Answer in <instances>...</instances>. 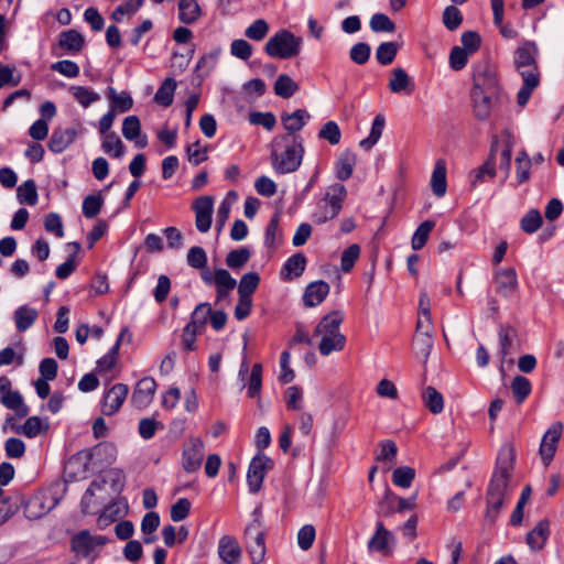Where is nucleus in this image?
I'll return each instance as SVG.
<instances>
[{
	"label": "nucleus",
	"instance_id": "obj_1",
	"mask_svg": "<svg viewBox=\"0 0 564 564\" xmlns=\"http://www.w3.org/2000/svg\"><path fill=\"white\" fill-rule=\"evenodd\" d=\"M303 154V139L300 135L285 133L272 140L271 163L279 174L295 172L301 166Z\"/></svg>",
	"mask_w": 564,
	"mask_h": 564
},
{
	"label": "nucleus",
	"instance_id": "obj_2",
	"mask_svg": "<svg viewBox=\"0 0 564 564\" xmlns=\"http://www.w3.org/2000/svg\"><path fill=\"white\" fill-rule=\"evenodd\" d=\"M513 449L509 446L501 448L497 457L496 469L490 479L487 495L509 498L511 492V473L513 470Z\"/></svg>",
	"mask_w": 564,
	"mask_h": 564
},
{
	"label": "nucleus",
	"instance_id": "obj_3",
	"mask_svg": "<svg viewBox=\"0 0 564 564\" xmlns=\"http://www.w3.org/2000/svg\"><path fill=\"white\" fill-rule=\"evenodd\" d=\"M347 197V189L341 183H334L326 188L323 198L312 214V220L318 225L336 218Z\"/></svg>",
	"mask_w": 564,
	"mask_h": 564
},
{
	"label": "nucleus",
	"instance_id": "obj_4",
	"mask_svg": "<svg viewBox=\"0 0 564 564\" xmlns=\"http://www.w3.org/2000/svg\"><path fill=\"white\" fill-rule=\"evenodd\" d=\"M302 37L295 36L289 30H280L265 43L264 52L274 58L288 59L300 54Z\"/></svg>",
	"mask_w": 564,
	"mask_h": 564
},
{
	"label": "nucleus",
	"instance_id": "obj_5",
	"mask_svg": "<svg viewBox=\"0 0 564 564\" xmlns=\"http://www.w3.org/2000/svg\"><path fill=\"white\" fill-rule=\"evenodd\" d=\"M243 543L249 553L252 564H260L264 561L265 533L259 517H256L245 529Z\"/></svg>",
	"mask_w": 564,
	"mask_h": 564
},
{
	"label": "nucleus",
	"instance_id": "obj_6",
	"mask_svg": "<svg viewBox=\"0 0 564 564\" xmlns=\"http://www.w3.org/2000/svg\"><path fill=\"white\" fill-rule=\"evenodd\" d=\"M538 55L539 50L535 43L524 42L520 45L513 57L514 67L522 78H529L528 74L535 78H540V72L538 67Z\"/></svg>",
	"mask_w": 564,
	"mask_h": 564
},
{
	"label": "nucleus",
	"instance_id": "obj_7",
	"mask_svg": "<svg viewBox=\"0 0 564 564\" xmlns=\"http://www.w3.org/2000/svg\"><path fill=\"white\" fill-rule=\"evenodd\" d=\"M474 93H486L489 95H499L500 87L494 68L488 64H480L475 67L473 75Z\"/></svg>",
	"mask_w": 564,
	"mask_h": 564
},
{
	"label": "nucleus",
	"instance_id": "obj_8",
	"mask_svg": "<svg viewBox=\"0 0 564 564\" xmlns=\"http://www.w3.org/2000/svg\"><path fill=\"white\" fill-rule=\"evenodd\" d=\"M370 553H379L383 556H389L393 553L395 547V536L388 530L383 522H376V530L367 544Z\"/></svg>",
	"mask_w": 564,
	"mask_h": 564
},
{
	"label": "nucleus",
	"instance_id": "obj_9",
	"mask_svg": "<svg viewBox=\"0 0 564 564\" xmlns=\"http://www.w3.org/2000/svg\"><path fill=\"white\" fill-rule=\"evenodd\" d=\"M272 465L271 458L264 454H258L251 459L247 471V484L251 494L261 489L265 474Z\"/></svg>",
	"mask_w": 564,
	"mask_h": 564
},
{
	"label": "nucleus",
	"instance_id": "obj_10",
	"mask_svg": "<svg viewBox=\"0 0 564 564\" xmlns=\"http://www.w3.org/2000/svg\"><path fill=\"white\" fill-rule=\"evenodd\" d=\"M107 538L104 535H91L87 530L75 534L70 541L72 551L80 557H93L97 546L106 544Z\"/></svg>",
	"mask_w": 564,
	"mask_h": 564
},
{
	"label": "nucleus",
	"instance_id": "obj_11",
	"mask_svg": "<svg viewBox=\"0 0 564 564\" xmlns=\"http://www.w3.org/2000/svg\"><path fill=\"white\" fill-rule=\"evenodd\" d=\"M205 454V446L200 438L191 437L185 444L182 455L183 468L187 473H194L200 468Z\"/></svg>",
	"mask_w": 564,
	"mask_h": 564
},
{
	"label": "nucleus",
	"instance_id": "obj_12",
	"mask_svg": "<svg viewBox=\"0 0 564 564\" xmlns=\"http://www.w3.org/2000/svg\"><path fill=\"white\" fill-rule=\"evenodd\" d=\"M562 432V423L555 422L546 430L542 437L539 453L545 466L552 462L556 453Z\"/></svg>",
	"mask_w": 564,
	"mask_h": 564
},
{
	"label": "nucleus",
	"instance_id": "obj_13",
	"mask_svg": "<svg viewBox=\"0 0 564 564\" xmlns=\"http://www.w3.org/2000/svg\"><path fill=\"white\" fill-rule=\"evenodd\" d=\"M195 212V225L198 231L207 232L212 226L214 199L212 196L198 197L192 206Z\"/></svg>",
	"mask_w": 564,
	"mask_h": 564
},
{
	"label": "nucleus",
	"instance_id": "obj_14",
	"mask_svg": "<svg viewBox=\"0 0 564 564\" xmlns=\"http://www.w3.org/2000/svg\"><path fill=\"white\" fill-rule=\"evenodd\" d=\"M217 554L224 564H238L242 557V549L235 536L225 534L218 541Z\"/></svg>",
	"mask_w": 564,
	"mask_h": 564
},
{
	"label": "nucleus",
	"instance_id": "obj_15",
	"mask_svg": "<svg viewBox=\"0 0 564 564\" xmlns=\"http://www.w3.org/2000/svg\"><path fill=\"white\" fill-rule=\"evenodd\" d=\"M128 387L123 383H116L104 397L102 413L112 415L119 411L128 395Z\"/></svg>",
	"mask_w": 564,
	"mask_h": 564
},
{
	"label": "nucleus",
	"instance_id": "obj_16",
	"mask_svg": "<svg viewBox=\"0 0 564 564\" xmlns=\"http://www.w3.org/2000/svg\"><path fill=\"white\" fill-rule=\"evenodd\" d=\"M499 140L497 137L492 139L490 154L487 161L474 171L470 181L471 187H476L484 182L486 177L492 178L496 175V152L498 151Z\"/></svg>",
	"mask_w": 564,
	"mask_h": 564
},
{
	"label": "nucleus",
	"instance_id": "obj_17",
	"mask_svg": "<svg viewBox=\"0 0 564 564\" xmlns=\"http://www.w3.org/2000/svg\"><path fill=\"white\" fill-rule=\"evenodd\" d=\"M156 382L153 378L145 377L138 381L131 397L132 403L138 408L147 406L153 399Z\"/></svg>",
	"mask_w": 564,
	"mask_h": 564
},
{
	"label": "nucleus",
	"instance_id": "obj_18",
	"mask_svg": "<svg viewBox=\"0 0 564 564\" xmlns=\"http://www.w3.org/2000/svg\"><path fill=\"white\" fill-rule=\"evenodd\" d=\"M499 95H489L486 93L470 91L473 101V111L477 119L486 120L489 118L492 108L496 105Z\"/></svg>",
	"mask_w": 564,
	"mask_h": 564
},
{
	"label": "nucleus",
	"instance_id": "obj_19",
	"mask_svg": "<svg viewBox=\"0 0 564 564\" xmlns=\"http://www.w3.org/2000/svg\"><path fill=\"white\" fill-rule=\"evenodd\" d=\"M122 134L127 140L134 141L137 148L143 149L148 145V137L141 134L140 119L134 115L123 119Z\"/></svg>",
	"mask_w": 564,
	"mask_h": 564
},
{
	"label": "nucleus",
	"instance_id": "obj_20",
	"mask_svg": "<svg viewBox=\"0 0 564 564\" xmlns=\"http://www.w3.org/2000/svg\"><path fill=\"white\" fill-rule=\"evenodd\" d=\"M495 286L496 292L503 296L512 294L518 286V279L514 269L507 268L497 271L495 274Z\"/></svg>",
	"mask_w": 564,
	"mask_h": 564
},
{
	"label": "nucleus",
	"instance_id": "obj_21",
	"mask_svg": "<svg viewBox=\"0 0 564 564\" xmlns=\"http://www.w3.org/2000/svg\"><path fill=\"white\" fill-rule=\"evenodd\" d=\"M77 131L74 128L55 129L48 142V149L53 153H62L66 150L76 139Z\"/></svg>",
	"mask_w": 564,
	"mask_h": 564
},
{
	"label": "nucleus",
	"instance_id": "obj_22",
	"mask_svg": "<svg viewBox=\"0 0 564 564\" xmlns=\"http://www.w3.org/2000/svg\"><path fill=\"white\" fill-rule=\"evenodd\" d=\"M329 293V285L325 281H314L310 283L304 292L303 302L307 307L319 305Z\"/></svg>",
	"mask_w": 564,
	"mask_h": 564
},
{
	"label": "nucleus",
	"instance_id": "obj_23",
	"mask_svg": "<svg viewBox=\"0 0 564 564\" xmlns=\"http://www.w3.org/2000/svg\"><path fill=\"white\" fill-rule=\"evenodd\" d=\"M344 321V314L339 311L330 312L325 315L315 328L318 336L343 335L339 327Z\"/></svg>",
	"mask_w": 564,
	"mask_h": 564
},
{
	"label": "nucleus",
	"instance_id": "obj_24",
	"mask_svg": "<svg viewBox=\"0 0 564 564\" xmlns=\"http://www.w3.org/2000/svg\"><path fill=\"white\" fill-rule=\"evenodd\" d=\"M107 97L110 102L109 110L113 111V113H124L129 111L133 107V99L128 91L117 93L113 87H108Z\"/></svg>",
	"mask_w": 564,
	"mask_h": 564
},
{
	"label": "nucleus",
	"instance_id": "obj_25",
	"mask_svg": "<svg viewBox=\"0 0 564 564\" xmlns=\"http://www.w3.org/2000/svg\"><path fill=\"white\" fill-rule=\"evenodd\" d=\"M389 88L394 94H412L414 83L403 68H394L389 80Z\"/></svg>",
	"mask_w": 564,
	"mask_h": 564
},
{
	"label": "nucleus",
	"instance_id": "obj_26",
	"mask_svg": "<svg viewBox=\"0 0 564 564\" xmlns=\"http://www.w3.org/2000/svg\"><path fill=\"white\" fill-rule=\"evenodd\" d=\"M550 535V523L541 520L527 535V543L532 551H540Z\"/></svg>",
	"mask_w": 564,
	"mask_h": 564
},
{
	"label": "nucleus",
	"instance_id": "obj_27",
	"mask_svg": "<svg viewBox=\"0 0 564 564\" xmlns=\"http://www.w3.org/2000/svg\"><path fill=\"white\" fill-rule=\"evenodd\" d=\"M311 116L305 109H297L292 113H283L281 121L288 133L295 134L310 120Z\"/></svg>",
	"mask_w": 564,
	"mask_h": 564
},
{
	"label": "nucleus",
	"instance_id": "obj_28",
	"mask_svg": "<svg viewBox=\"0 0 564 564\" xmlns=\"http://www.w3.org/2000/svg\"><path fill=\"white\" fill-rule=\"evenodd\" d=\"M37 316L39 313L35 308L28 305L19 306L13 313V319L18 332L23 333L31 328Z\"/></svg>",
	"mask_w": 564,
	"mask_h": 564
},
{
	"label": "nucleus",
	"instance_id": "obj_29",
	"mask_svg": "<svg viewBox=\"0 0 564 564\" xmlns=\"http://www.w3.org/2000/svg\"><path fill=\"white\" fill-rule=\"evenodd\" d=\"M203 14L198 0H180L178 19L184 24L195 23Z\"/></svg>",
	"mask_w": 564,
	"mask_h": 564
},
{
	"label": "nucleus",
	"instance_id": "obj_30",
	"mask_svg": "<svg viewBox=\"0 0 564 564\" xmlns=\"http://www.w3.org/2000/svg\"><path fill=\"white\" fill-rule=\"evenodd\" d=\"M306 267V258L303 253L299 252L290 257L282 268V276L284 280H292L303 274Z\"/></svg>",
	"mask_w": 564,
	"mask_h": 564
},
{
	"label": "nucleus",
	"instance_id": "obj_31",
	"mask_svg": "<svg viewBox=\"0 0 564 564\" xmlns=\"http://www.w3.org/2000/svg\"><path fill=\"white\" fill-rule=\"evenodd\" d=\"M434 340L433 335L426 332L415 333L412 341V348L414 355L426 362L431 350L433 348Z\"/></svg>",
	"mask_w": 564,
	"mask_h": 564
},
{
	"label": "nucleus",
	"instance_id": "obj_32",
	"mask_svg": "<svg viewBox=\"0 0 564 564\" xmlns=\"http://www.w3.org/2000/svg\"><path fill=\"white\" fill-rule=\"evenodd\" d=\"M431 187L434 195L437 197H443L446 194V165L443 160H438L435 163L431 177Z\"/></svg>",
	"mask_w": 564,
	"mask_h": 564
},
{
	"label": "nucleus",
	"instance_id": "obj_33",
	"mask_svg": "<svg viewBox=\"0 0 564 564\" xmlns=\"http://www.w3.org/2000/svg\"><path fill=\"white\" fill-rule=\"evenodd\" d=\"M84 43V36L75 30H67L62 32L58 40L59 46L72 54H77L80 52Z\"/></svg>",
	"mask_w": 564,
	"mask_h": 564
},
{
	"label": "nucleus",
	"instance_id": "obj_34",
	"mask_svg": "<svg viewBox=\"0 0 564 564\" xmlns=\"http://www.w3.org/2000/svg\"><path fill=\"white\" fill-rule=\"evenodd\" d=\"M176 87L177 83L174 78H165L153 97L154 102L163 107L171 106Z\"/></svg>",
	"mask_w": 564,
	"mask_h": 564
},
{
	"label": "nucleus",
	"instance_id": "obj_35",
	"mask_svg": "<svg viewBox=\"0 0 564 564\" xmlns=\"http://www.w3.org/2000/svg\"><path fill=\"white\" fill-rule=\"evenodd\" d=\"M247 388V394L251 399L260 397L262 389V365L257 362L252 366L248 381L242 383Z\"/></svg>",
	"mask_w": 564,
	"mask_h": 564
},
{
	"label": "nucleus",
	"instance_id": "obj_36",
	"mask_svg": "<svg viewBox=\"0 0 564 564\" xmlns=\"http://www.w3.org/2000/svg\"><path fill=\"white\" fill-rule=\"evenodd\" d=\"M384 116L381 113L377 115L372 121L369 135L359 142V147L362 148L364 150H370L381 138L382 132L384 130Z\"/></svg>",
	"mask_w": 564,
	"mask_h": 564
},
{
	"label": "nucleus",
	"instance_id": "obj_37",
	"mask_svg": "<svg viewBox=\"0 0 564 564\" xmlns=\"http://www.w3.org/2000/svg\"><path fill=\"white\" fill-rule=\"evenodd\" d=\"M210 315L212 305L207 302L199 303L192 312L191 319L187 325L203 332Z\"/></svg>",
	"mask_w": 564,
	"mask_h": 564
},
{
	"label": "nucleus",
	"instance_id": "obj_38",
	"mask_svg": "<svg viewBox=\"0 0 564 564\" xmlns=\"http://www.w3.org/2000/svg\"><path fill=\"white\" fill-rule=\"evenodd\" d=\"M503 148L500 152L499 170L503 173V180H507L510 175L511 170V158H512V135L506 131L502 134Z\"/></svg>",
	"mask_w": 564,
	"mask_h": 564
},
{
	"label": "nucleus",
	"instance_id": "obj_39",
	"mask_svg": "<svg viewBox=\"0 0 564 564\" xmlns=\"http://www.w3.org/2000/svg\"><path fill=\"white\" fill-rule=\"evenodd\" d=\"M101 149L105 153L120 159L124 155V144L116 132L102 135Z\"/></svg>",
	"mask_w": 564,
	"mask_h": 564
},
{
	"label": "nucleus",
	"instance_id": "obj_40",
	"mask_svg": "<svg viewBox=\"0 0 564 564\" xmlns=\"http://www.w3.org/2000/svg\"><path fill=\"white\" fill-rule=\"evenodd\" d=\"M422 399L424 405L432 412L433 414H438L444 409V399L443 395L433 387H427L424 389L422 393Z\"/></svg>",
	"mask_w": 564,
	"mask_h": 564
},
{
	"label": "nucleus",
	"instance_id": "obj_41",
	"mask_svg": "<svg viewBox=\"0 0 564 564\" xmlns=\"http://www.w3.org/2000/svg\"><path fill=\"white\" fill-rule=\"evenodd\" d=\"M345 344L346 337L344 335L322 336L318 349L321 355L328 356L333 351L343 350Z\"/></svg>",
	"mask_w": 564,
	"mask_h": 564
},
{
	"label": "nucleus",
	"instance_id": "obj_42",
	"mask_svg": "<svg viewBox=\"0 0 564 564\" xmlns=\"http://www.w3.org/2000/svg\"><path fill=\"white\" fill-rule=\"evenodd\" d=\"M511 391L516 402L521 404L532 391L530 380L522 376H516L511 382Z\"/></svg>",
	"mask_w": 564,
	"mask_h": 564
},
{
	"label": "nucleus",
	"instance_id": "obj_43",
	"mask_svg": "<svg viewBox=\"0 0 564 564\" xmlns=\"http://www.w3.org/2000/svg\"><path fill=\"white\" fill-rule=\"evenodd\" d=\"M6 408L13 410L18 415H26L28 408L23 403L22 395L18 391H12L11 388L2 395L0 401Z\"/></svg>",
	"mask_w": 564,
	"mask_h": 564
},
{
	"label": "nucleus",
	"instance_id": "obj_44",
	"mask_svg": "<svg viewBox=\"0 0 564 564\" xmlns=\"http://www.w3.org/2000/svg\"><path fill=\"white\" fill-rule=\"evenodd\" d=\"M434 226V221L425 220L416 228L411 240V247L413 250H421L425 246Z\"/></svg>",
	"mask_w": 564,
	"mask_h": 564
},
{
	"label": "nucleus",
	"instance_id": "obj_45",
	"mask_svg": "<svg viewBox=\"0 0 564 564\" xmlns=\"http://www.w3.org/2000/svg\"><path fill=\"white\" fill-rule=\"evenodd\" d=\"M399 51V46L394 42H383L376 50V59L380 65H390Z\"/></svg>",
	"mask_w": 564,
	"mask_h": 564
},
{
	"label": "nucleus",
	"instance_id": "obj_46",
	"mask_svg": "<svg viewBox=\"0 0 564 564\" xmlns=\"http://www.w3.org/2000/svg\"><path fill=\"white\" fill-rule=\"evenodd\" d=\"M70 93L78 104L84 108L89 107L91 104L98 101L100 96L98 93L84 86H72Z\"/></svg>",
	"mask_w": 564,
	"mask_h": 564
},
{
	"label": "nucleus",
	"instance_id": "obj_47",
	"mask_svg": "<svg viewBox=\"0 0 564 564\" xmlns=\"http://www.w3.org/2000/svg\"><path fill=\"white\" fill-rule=\"evenodd\" d=\"M17 196L21 204L34 206L37 203L36 185L33 180L25 181L17 189Z\"/></svg>",
	"mask_w": 564,
	"mask_h": 564
},
{
	"label": "nucleus",
	"instance_id": "obj_48",
	"mask_svg": "<svg viewBox=\"0 0 564 564\" xmlns=\"http://www.w3.org/2000/svg\"><path fill=\"white\" fill-rule=\"evenodd\" d=\"M260 282V276L257 272H249L241 276L238 284V294L240 297H251L252 293L257 290Z\"/></svg>",
	"mask_w": 564,
	"mask_h": 564
},
{
	"label": "nucleus",
	"instance_id": "obj_49",
	"mask_svg": "<svg viewBox=\"0 0 564 564\" xmlns=\"http://www.w3.org/2000/svg\"><path fill=\"white\" fill-rule=\"evenodd\" d=\"M299 89L297 84L288 75H280L274 84V93L279 97L290 98Z\"/></svg>",
	"mask_w": 564,
	"mask_h": 564
},
{
	"label": "nucleus",
	"instance_id": "obj_50",
	"mask_svg": "<svg viewBox=\"0 0 564 564\" xmlns=\"http://www.w3.org/2000/svg\"><path fill=\"white\" fill-rule=\"evenodd\" d=\"M442 21L448 31H455L463 22V14L456 6H447L443 11Z\"/></svg>",
	"mask_w": 564,
	"mask_h": 564
},
{
	"label": "nucleus",
	"instance_id": "obj_51",
	"mask_svg": "<svg viewBox=\"0 0 564 564\" xmlns=\"http://www.w3.org/2000/svg\"><path fill=\"white\" fill-rule=\"evenodd\" d=\"M415 477V470L408 466L398 467L392 473V482L401 488L411 487Z\"/></svg>",
	"mask_w": 564,
	"mask_h": 564
},
{
	"label": "nucleus",
	"instance_id": "obj_52",
	"mask_svg": "<svg viewBox=\"0 0 564 564\" xmlns=\"http://www.w3.org/2000/svg\"><path fill=\"white\" fill-rule=\"evenodd\" d=\"M219 55H220L219 47L203 55L198 59L195 70L199 72L202 76H207L215 68Z\"/></svg>",
	"mask_w": 564,
	"mask_h": 564
},
{
	"label": "nucleus",
	"instance_id": "obj_53",
	"mask_svg": "<svg viewBox=\"0 0 564 564\" xmlns=\"http://www.w3.org/2000/svg\"><path fill=\"white\" fill-rule=\"evenodd\" d=\"M269 33V24L263 19L254 20L246 30L245 35L252 41H262Z\"/></svg>",
	"mask_w": 564,
	"mask_h": 564
},
{
	"label": "nucleus",
	"instance_id": "obj_54",
	"mask_svg": "<svg viewBox=\"0 0 564 564\" xmlns=\"http://www.w3.org/2000/svg\"><path fill=\"white\" fill-rule=\"evenodd\" d=\"M280 214L275 213L265 229L264 243L270 248H274L280 241Z\"/></svg>",
	"mask_w": 564,
	"mask_h": 564
},
{
	"label": "nucleus",
	"instance_id": "obj_55",
	"mask_svg": "<svg viewBox=\"0 0 564 564\" xmlns=\"http://www.w3.org/2000/svg\"><path fill=\"white\" fill-rule=\"evenodd\" d=\"M528 75H529V78H522L523 85L517 95L518 105L521 107H523L528 104V101L532 95V91L540 84V78H535V77L531 76V74H528Z\"/></svg>",
	"mask_w": 564,
	"mask_h": 564
},
{
	"label": "nucleus",
	"instance_id": "obj_56",
	"mask_svg": "<svg viewBox=\"0 0 564 564\" xmlns=\"http://www.w3.org/2000/svg\"><path fill=\"white\" fill-rule=\"evenodd\" d=\"M371 54V47L368 43L358 42L349 51V58L357 65L366 64Z\"/></svg>",
	"mask_w": 564,
	"mask_h": 564
},
{
	"label": "nucleus",
	"instance_id": "obj_57",
	"mask_svg": "<svg viewBox=\"0 0 564 564\" xmlns=\"http://www.w3.org/2000/svg\"><path fill=\"white\" fill-rule=\"evenodd\" d=\"M250 256L251 253L247 248L231 250L226 257V264L230 269H239L249 261Z\"/></svg>",
	"mask_w": 564,
	"mask_h": 564
},
{
	"label": "nucleus",
	"instance_id": "obj_58",
	"mask_svg": "<svg viewBox=\"0 0 564 564\" xmlns=\"http://www.w3.org/2000/svg\"><path fill=\"white\" fill-rule=\"evenodd\" d=\"M318 138L328 141L332 145L340 142L341 132L335 121H327L318 132Z\"/></svg>",
	"mask_w": 564,
	"mask_h": 564
},
{
	"label": "nucleus",
	"instance_id": "obj_59",
	"mask_svg": "<svg viewBox=\"0 0 564 564\" xmlns=\"http://www.w3.org/2000/svg\"><path fill=\"white\" fill-rule=\"evenodd\" d=\"M542 225V216L538 209H530L521 219V229L527 234L535 232Z\"/></svg>",
	"mask_w": 564,
	"mask_h": 564
},
{
	"label": "nucleus",
	"instance_id": "obj_60",
	"mask_svg": "<svg viewBox=\"0 0 564 564\" xmlns=\"http://www.w3.org/2000/svg\"><path fill=\"white\" fill-rule=\"evenodd\" d=\"M370 28L373 32L391 33L395 30L394 22L384 13H375L370 19Z\"/></svg>",
	"mask_w": 564,
	"mask_h": 564
},
{
	"label": "nucleus",
	"instance_id": "obj_61",
	"mask_svg": "<svg viewBox=\"0 0 564 564\" xmlns=\"http://www.w3.org/2000/svg\"><path fill=\"white\" fill-rule=\"evenodd\" d=\"M104 198L101 195H88L83 202V214L86 218L96 217L102 207Z\"/></svg>",
	"mask_w": 564,
	"mask_h": 564
},
{
	"label": "nucleus",
	"instance_id": "obj_62",
	"mask_svg": "<svg viewBox=\"0 0 564 564\" xmlns=\"http://www.w3.org/2000/svg\"><path fill=\"white\" fill-rule=\"evenodd\" d=\"M202 333L203 332H200L194 327H191L189 325L186 324L185 327L183 328L182 336H181L182 349L185 352L196 350L197 349V343H196L197 335H199Z\"/></svg>",
	"mask_w": 564,
	"mask_h": 564
},
{
	"label": "nucleus",
	"instance_id": "obj_63",
	"mask_svg": "<svg viewBox=\"0 0 564 564\" xmlns=\"http://www.w3.org/2000/svg\"><path fill=\"white\" fill-rule=\"evenodd\" d=\"M360 254V247L357 243L350 245L348 248H346L340 258V269L344 272H349L354 265L355 262L358 260Z\"/></svg>",
	"mask_w": 564,
	"mask_h": 564
},
{
	"label": "nucleus",
	"instance_id": "obj_64",
	"mask_svg": "<svg viewBox=\"0 0 564 564\" xmlns=\"http://www.w3.org/2000/svg\"><path fill=\"white\" fill-rule=\"evenodd\" d=\"M214 284L216 289H223L231 292L237 286V281L226 269H216L214 272Z\"/></svg>",
	"mask_w": 564,
	"mask_h": 564
}]
</instances>
